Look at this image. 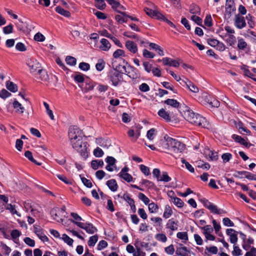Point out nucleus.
Instances as JSON below:
<instances>
[{"mask_svg": "<svg viewBox=\"0 0 256 256\" xmlns=\"http://www.w3.org/2000/svg\"><path fill=\"white\" fill-rule=\"evenodd\" d=\"M164 147L176 157L185 149V145L176 140L168 136H164Z\"/></svg>", "mask_w": 256, "mask_h": 256, "instance_id": "f257e3e1", "label": "nucleus"}, {"mask_svg": "<svg viewBox=\"0 0 256 256\" xmlns=\"http://www.w3.org/2000/svg\"><path fill=\"white\" fill-rule=\"evenodd\" d=\"M72 148L80 153L82 156L86 158L88 156L87 142H82V138L71 142Z\"/></svg>", "mask_w": 256, "mask_h": 256, "instance_id": "f03ea898", "label": "nucleus"}, {"mask_svg": "<svg viewBox=\"0 0 256 256\" xmlns=\"http://www.w3.org/2000/svg\"><path fill=\"white\" fill-rule=\"evenodd\" d=\"M66 207L55 208L50 211V214L54 220L58 222H62L64 218L66 217Z\"/></svg>", "mask_w": 256, "mask_h": 256, "instance_id": "7ed1b4c3", "label": "nucleus"}, {"mask_svg": "<svg viewBox=\"0 0 256 256\" xmlns=\"http://www.w3.org/2000/svg\"><path fill=\"white\" fill-rule=\"evenodd\" d=\"M68 137L70 142H74L82 138V131L76 126H70L68 132Z\"/></svg>", "mask_w": 256, "mask_h": 256, "instance_id": "20e7f679", "label": "nucleus"}, {"mask_svg": "<svg viewBox=\"0 0 256 256\" xmlns=\"http://www.w3.org/2000/svg\"><path fill=\"white\" fill-rule=\"evenodd\" d=\"M70 221L76 224L78 226L84 230L86 232L90 234H93L97 231L96 228L90 223H84L80 222H75L73 220Z\"/></svg>", "mask_w": 256, "mask_h": 256, "instance_id": "39448f33", "label": "nucleus"}, {"mask_svg": "<svg viewBox=\"0 0 256 256\" xmlns=\"http://www.w3.org/2000/svg\"><path fill=\"white\" fill-rule=\"evenodd\" d=\"M110 78L112 84L117 86L123 81L122 74L117 70L111 72Z\"/></svg>", "mask_w": 256, "mask_h": 256, "instance_id": "423d86ee", "label": "nucleus"}, {"mask_svg": "<svg viewBox=\"0 0 256 256\" xmlns=\"http://www.w3.org/2000/svg\"><path fill=\"white\" fill-rule=\"evenodd\" d=\"M124 74L130 78L134 80L140 77V74L134 67L130 66H124Z\"/></svg>", "mask_w": 256, "mask_h": 256, "instance_id": "0eeeda50", "label": "nucleus"}, {"mask_svg": "<svg viewBox=\"0 0 256 256\" xmlns=\"http://www.w3.org/2000/svg\"><path fill=\"white\" fill-rule=\"evenodd\" d=\"M193 120L195 122L191 124L194 126H202L204 128H208V127L209 124L206 120L198 114H195Z\"/></svg>", "mask_w": 256, "mask_h": 256, "instance_id": "6e6552de", "label": "nucleus"}, {"mask_svg": "<svg viewBox=\"0 0 256 256\" xmlns=\"http://www.w3.org/2000/svg\"><path fill=\"white\" fill-rule=\"evenodd\" d=\"M203 204L204 206L212 213L218 214H221L226 213V212L224 210L218 208L216 206L210 202L208 200H204Z\"/></svg>", "mask_w": 256, "mask_h": 256, "instance_id": "1a4fd4ad", "label": "nucleus"}, {"mask_svg": "<svg viewBox=\"0 0 256 256\" xmlns=\"http://www.w3.org/2000/svg\"><path fill=\"white\" fill-rule=\"evenodd\" d=\"M144 11L150 17L160 20L162 18V14L158 10V8H151L148 7L144 8Z\"/></svg>", "mask_w": 256, "mask_h": 256, "instance_id": "9d476101", "label": "nucleus"}, {"mask_svg": "<svg viewBox=\"0 0 256 256\" xmlns=\"http://www.w3.org/2000/svg\"><path fill=\"white\" fill-rule=\"evenodd\" d=\"M27 64L30 68V72L36 74L38 70L41 68V64L36 59H30L28 60Z\"/></svg>", "mask_w": 256, "mask_h": 256, "instance_id": "9b49d317", "label": "nucleus"}, {"mask_svg": "<svg viewBox=\"0 0 256 256\" xmlns=\"http://www.w3.org/2000/svg\"><path fill=\"white\" fill-rule=\"evenodd\" d=\"M194 114L195 113H194L188 108L186 106V110L184 111L182 116L187 121L190 123H194V121L193 120Z\"/></svg>", "mask_w": 256, "mask_h": 256, "instance_id": "f8f14e48", "label": "nucleus"}, {"mask_svg": "<svg viewBox=\"0 0 256 256\" xmlns=\"http://www.w3.org/2000/svg\"><path fill=\"white\" fill-rule=\"evenodd\" d=\"M234 24V26L239 29H242L246 26L244 18L239 14L236 16Z\"/></svg>", "mask_w": 256, "mask_h": 256, "instance_id": "ddd939ff", "label": "nucleus"}, {"mask_svg": "<svg viewBox=\"0 0 256 256\" xmlns=\"http://www.w3.org/2000/svg\"><path fill=\"white\" fill-rule=\"evenodd\" d=\"M128 168L126 166L124 167L118 174L120 177L122 178L127 182H130L132 180V177L130 174L128 173Z\"/></svg>", "mask_w": 256, "mask_h": 256, "instance_id": "4468645a", "label": "nucleus"}, {"mask_svg": "<svg viewBox=\"0 0 256 256\" xmlns=\"http://www.w3.org/2000/svg\"><path fill=\"white\" fill-rule=\"evenodd\" d=\"M204 154L206 158L208 160L216 161L218 159V156L216 152L210 150L209 149H205Z\"/></svg>", "mask_w": 256, "mask_h": 256, "instance_id": "2eb2a0df", "label": "nucleus"}, {"mask_svg": "<svg viewBox=\"0 0 256 256\" xmlns=\"http://www.w3.org/2000/svg\"><path fill=\"white\" fill-rule=\"evenodd\" d=\"M34 232L39 238L44 242H47L48 240V237L44 234L42 228L38 226L34 225Z\"/></svg>", "mask_w": 256, "mask_h": 256, "instance_id": "dca6fc26", "label": "nucleus"}, {"mask_svg": "<svg viewBox=\"0 0 256 256\" xmlns=\"http://www.w3.org/2000/svg\"><path fill=\"white\" fill-rule=\"evenodd\" d=\"M162 62L164 65L177 68L180 64L176 60H172L169 58H164L162 59Z\"/></svg>", "mask_w": 256, "mask_h": 256, "instance_id": "f3484780", "label": "nucleus"}, {"mask_svg": "<svg viewBox=\"0 0 256 256\" xmlns=\"http://www.w3.org/2000/svg\"><path fill=\"white\" fill-rule=\"evenodd\" d=\"M100 42L99 48L101 50L107 52L110 49L111 44L108 40L102 38Z\"/></svg>", "mask_w": 256, "mask_h": 256, "instance_id": "a211bd4d", "label": "nucleus"}, {"mask_svg": "<svg viewBox=\"0 0 256 256\" xmlns=\"http://www.w3.org/2000/svg\"><path fill=\"white\" fill-rule=\"evenodd\" d=\"M158 114L166 122H170L172 120V115L164 108L160 109Z\"/></svg>", "mask_w": 256, "mask_h": 256, "instance_id": "6ab92c4d", "label": "nucleus"}, {"mask_svg": "<svg viewBox=\"0 0 256 256\" xmlns=\"http://www.w3.org/2000/svg\"><path fill=\"white\" fill-rule=\"evenodd\" d=\"M235 10L234 0H226V12L230 15Z\"/></svg>", "mask_w": 256, "mask_h": 256, "instance_id": "aec40b11", "label": "nucleus"}, {"mask_svg": "<svg viewBox=\"0 0 256 256\" xmlns=\"http://www.w3.org/2000/svg\"><path fill=\"white\" fill-rule=\"evenodd\" d=\"M126 46L129 51L133 54H135L138 52L137 46L132 41H126Z\"/></svg>", "mask_w": 256, "mask_h": 256, "instance_id": "412c9836", "label": "nucleus"}, {"mask_svg": "<svg viewBox=\"0 0 256 256\" xmlns=\"http://www.w3.org/2000/svg\"><path fill=\"white\" fill-rule=\"evenodd\" d=\"M166 228L172 231L176 230L178 228V221H175L173 218L169 220L166 223Z\"/></svg>", "mask_w": 256, "mask_h": 256, "instance_id": "4be33fe9", "label": "nucleus"}, {"mask_svg": "<svg viewBox=\"0 0 256 256\" xmlns=\"http://www.w3.org/2000/svg\"><path fill=\"white\" fill-rule=\"evenodd\" d=\"M120 13V14H117L115 16V18L116 22L120 24L127 22L128 15H127L124 12H121Z\"/></svg>", "mask_w": 256, "mask_h": 256, "instance_id": "5701e85b", "label": "nucleus"}, {"mask_svg": "<svg viewBox=\"0 0 256 256\" xmlns=\"http://www.w3.org/2000/svg\"><path fill=\"white\" fill-rule=\"evenodd\" d=\"M224 36L226 38L225 40L229 46H232L236 43V38L234 35L231 34H226Z\"/></svg>", "mask_w": 256, "mask_h": 256, "instance_id": "b1692460", "label": "nucleus"}, {"mask_svg": "<svg viewBox=\"0 0 256 256\" xmlns=\"http://www.w3.org/2000/svg\"><path fill=\"white\" fill-rule=\"evenodd\" d=\"M13 106L16 110V112L22 114L24 110V108L22 106V104L20 103L17 100H15L13 102Z\"/></svg>", "mask_w": 256, "mask_h": 256, "instance_id": "393cba45", "label": "nucleus"}, {"mask_svg": "<svg viewBox=\"0 0 256 256\" xmlns=\"http://www.w3.org/2000/svg\"><path fill=\"white\" fill-rule=\"evenodd\" d=\"M106 185L109 188L112 192L116 191L118 188V186L117 184L116 181L114 179H112L107 181Z\"/></svg>", "mask_w": 256, "mask_h": 256, "instance_id": "a878e982", "label": "nucleus"}, {"mask_svg": "<svg viewBox=\"0 0 256 256\" xmlns=\"http://www.w3.org/2000/svg\"><path fill=\"white\" fill-rule=\"evenodd\" d=\"M210 98L206 92H202L198 97V100L204 104H208L210 101Z\"/></svg>", "mask_w": 256, "mask_h": 256, "instance_id": "bb28decb", "label": "nucleus"}, {"mask_svg": "<svg viewBox=\"0 0 256 256\" xmlns=\"http://www.w3.org/2000/svg\"><path fill=\"white\" fill-rule=\"evenodd\" d=\"M36 74H38L40 75V78L42 80L47 81L49 78V76L48 74H47V72L45 70H42V68L38 70Z\"/></svg>", "mask_w": 256, "mask_h": 256, "instance_id": "cd10ccee", "label": "nucleus"}, {"mask_svg": "<svg viewBox=\"0 0 256 256\" xmlns=\"http://www.w3.org/2000/svg\"><path fill=\"white\" fill-rule=\"evenodd\" d=\"M164 103L174 108H178L180 105V103L174 99H167L164 101Z\"/></svg>", "mask_w": 256, "mask_h": 256, "instance_id": "c85d7f7f", "label": "nucleus"}, {"mask_svg": "<svg viewBox=\"0 0 256 256\" xmlns=\"http://www.w3.org/2000/svg\"><path fill=\"white\" fill-rule=\"evenodd\" d=\"M104 166V162L102 160H93L91 162V166L92 168L95 170L98 169L99 167H102Z\"/></svg>", "mask_w": 256, "mask_h": 256, "instance_id": "c756f323", "label": "nucleus"}, {"mask_svg": "<svg viewBox=\"0 0 256 256\" xmlns=\"http://www.w3.org/2000/svg\"><path fill=\"white\" fill-rule=\"evenodd\" d=\"M188 88L192 92L197 93L198 92V88L193 83L190 81L184 82Z\"/></svg>", "mask_w": 256, "mask_h": 256, "instance_id": "7c9ffc66", "label": "nucleus"}, {"mask_svg": "<svg viewBox=\"0 0 256 256\" xmlns=\"http://www.w3.org/2000/svg\"><path fill=\"white\" fill-rule=\"evenodd\" d=\"M172 180L171 178L168 176V172H162L160 176L158 178V181H162L165 182H168Z\"/></svg>", "mask_w": 256, "mask_h": 256, "instance_id": "2f4dec72", "label": "nucleus"}, {"mask_svg": "<svg viewBox=\"0 0 256 256\" xmlns=\"http://www.w3.org/2000/svg\"><path fill=\"white\" fill-rule=\"evenodd\" d=\"M56 11L59 14L66 17H69L70 16V14L68 11L64 10L59 6L56 8Z\"/></svg>", "mask_w": 256, "mask_h": 256, "instance_id": "473e14b6", "label": "nucleus"}, {"mask_svg": "<svg viewBox=\"0 0 256 256\" xmlns=\"http://www.w3.org/2000/svg\"><path fill=\"white\" fill-rule=\"evenodd\" d=\"M156 134V130L154 128H152L148 131L146 137L150 140H152Z\"/></svg>", "mask_w": 256, "mask_h": 256, "instance_id": "72a5a7b5", "label": "nucleus"}, {"mask_svg": "<svg viewBox=\"0 0 256 256\" xmlns=\"http://www.w3.org/2000/svg\"><path fill=\"white\" fill-rule=\"evenodd\" d=\"M172 214V210L169 205H166L163 214V217L165 218H169Z\"/></svg>", "mask_w": 256, "mask_h": 256, "instance_id": "f704fd0d", "label": "nucleus"}, {"mask_svg": "<svg viewBox=\"0 0 256 256\" xmlns=\"http://www.w3.org/2000/svg\"><path fill=\"white\" fill-rule=\"evenodd\" d=\"M95 1L96 4L94 6L100 10H104L105 9L106 4L104 2V0H95Z\"/></svg>", "mask_w": 256, "mask_h": 256, "instance_id": "c9c22d12", "label": "nucleus"}, {"mask_svg": "<svg viewBox=\"0 0 256 256\" xmlns=\"http://www.w3.org/2000/svg\"><path fill=\"white\" fill-rule=\"evenodd\" d=\"M112 8L118 12H120L121 10H126L125 7L120 4L118 0L115 2Z\"/></svg>", "mask_w": 256, "mask_h": 256, "instance_id": "e433bc0d", "label": "nucleus"}, {"mask_svg": "<svg viewBox=\"0 0 256 256\" xmlns=\"http://www.w3.org/2000/svg\"><path fill=\"white\" fill-rule=\"evenodd\" d=\"M201 230H202L203 234H211L213 232L214 229L210 225H206L204 226L200 227Z\"/></svg>", "mask_w": 256, "mask_h": 256, "instance_id": "4c0bfd02", "label": "nucleus"}, {"mask_svg": "<svg viewBox=\"0 0 256 256\" xmlns=\"http://www.w3.org/2000/svg\"><path fill=\"white\" fill-rule=\"evenodd\" d=\"M6 88L12 92H16L18 90V87L12 82H8L6 84Z\"/></svg>", "mask_w": 256, "mask_h": 256, "instance_id": "58836bf2", "label": "nucleus"}, {"mask_svg": "<svg viewBox=\"0 0 256 256\" xmlns=\"http://www.w3.org/2000/svg\"><path fill=\"white\" fill-rule=\"evenodd\" d=\"M148 210L150 213H156L158 209V207L157 204L154 202L150 203L148 204Z\"/></svg>", "mask_w": 256, "mask_h": 256, "instance_id": "ea45409f", "label": "nucleus"}, {"mask_svg": "<svg viewBox=\"0 0 256 256\" xmlns=\"http://www.w3.org/2000/svg\"><path fill=\"white\" fill-rule=\"evenodd\" d=\"M66 62L68 64L73 66L76 64V60L74 57L67 56L66 58Z\"/></svg>", "mask_w": 256, "mask_h": 256, "instance_id": "a19ab883", "label": "nucleus"}, {"mask_svg": "<svg viewBox=\"0 0 256 256\" xmlns=\"http://www.w3.org/2000/svg\"><path fill=\"white\" fill-rule=\"evenodd\" d=\"M156 239L162 242H166L167 241V238L164 234H158L155 236Z\"/></svg>", "mask_w": 256, "mask_h": 256, "instance_id": "79ce46f5", "label": "nucleus"}, {"mask_svg": "<svg viewBox=\"0 0 256 256\" xmlns=\"http://www.w3.org/2000/svg\"><path fill=\"white\" fill-rule=\"evenodd\" d=\"M246 42L242 39L240 38L238 40V47L240 50H244L247 47Z\"/></svg>", "mask_w": 256, "mask_h": 256, "instance_id": "37998d69", "label": "nucleus"}, {"mask_svg": "<svg viewBox=\"0 0 256 256\" xmlns=\"http://www.w3.org/2000/svg\"><path fill=\"white\" fill-rule=\"evenodd\" d=\"M172 202L176 206L179 208L182 207L184 204V202L180 198L176 197L172 198Z\"/></svg>", "mask_w": 256, "mask_h": 256, "instance_id": "c03bdc74", "label": "nucleus"}, {"mask_svg": "<svg viewBox=\"0 0 256 256\" xmlns=\"http://www.w3.org/2000/svg\"><path fill=\"white\" fill-rule=\"evenodd\" d=\"M98 240V237L96 235H94L90 238L88 241V245L90 246H92L95 245Z\"/></svg>", "mask_w": 256, "mask_h": 256, "instance_id": "a18cd8bd", "label": "nucleus"}, {"mask_svg": "<svg viewBox=\"0 0 256 256\" xmlns=\"http://www.w3.org/2000/svg\"><path fill=\"white\" fill-rule=\"evenodd\" d=\"M190 11L192 14H200V8L196 5H192L190 7Z\"/></svg>", "mask_w": 256, "mask_h": 256, "instance_id": "49530a36", "label": "nucleus"}, {"mask_svg": "<svg viewBox=\"0 0 256 256\" xmlns=\"http://www.w3.org/2000/svg\"><path fill=\"white\" fill-rule=\"evenodd\" d=\"M183 164H184L186 168L191 172H194V169L192 166L186 160L184 159H182L181 160Z\"/></svg>", "mask_w": 256, "mask_h": 256, "instance_id": "de8ad7c7", "label": "nucleus"}, {"mask_svg": "<svg viewBox=\"0 0 256 256\" xmlns=\"http://www.w3.org/2000/svg\"><path fill=\"white\" fill-rule=\"evenodd\" d=\"M93 153L94 155L97 158L102 157L104 154L103 150L98 147L94 150Z\"/></svg>", "mask_w": 256, "mask_h": 256, "instance_id": "09e8293b", "label": "nucleus"}, {"mask_svg": "<svg viewBox=\"0 0 256 256\" xmlns=\"http://www.w3.org/2000/svg\"><path fill=\"white\" fill-rule=\"evenodd\" d=\"M62 238L64 240L65 242H66L69 246H72L73 244V240L70 238L66 234H62Z\"/></svg>", "mask_w": 256, "mask_h": 256, "instance_id": "8fccbe9b", "label": "nucleus"}, {"mask_svg": "<svg viewBox=\"0 0 256 256\" xmlns=\"http://www.w3.org/2000/svg\"><path fill=\"white\" fill-rule=\"evenodd\" d=\"M177 237L182 240L186 241L188 240V236L186 232H178L176 234Z\"/></svg>", "mask_w": 256, "mask_h": 256, "instance_id": "3c124183", "label": "nucleus"}, {"mask_svg": "<svg viewBox=\"0 0 256 256\" xmlns=\"http://www.w3.org/2000/svg\"><path fill=\"white\" fill-rule=\"evenodd\" d=\"M134 256H146L145 252H143L140 247L136 246V249L133 254Z\"/></svg>", "mask_w": 256, "mask_h": 256, "instance_id": "603ef678", "label": "nucleus"}, {"mask_svg": "<svg viewBox=\"0 0 256 256\" xmlns=\"http://www.w3.org/2000/svg\"><path fill=\"white\" fill-rule=\"evenodd\" d=\"M24 242L30 246L34 247L35 246V242L34 240L28 237H26L24 240Z\"/></svg>", "mask_w": 256, "mask_h": 256, "instance_id": "864d4df0", "label": "nucleus"}, {"mask_svg": "<svg viewBox=\"0 0 256 256\" xmlns=\"http://www.w3.org/2000/svg\"><path fill=\"white\" fill-rule=\"evenodd\" d=\"M96 144L103 148L106 146L107 145V140L102 138H96Z\"/></svg>", "mask_w": 256, "mask_h": 256, "instance_id": "5fc2aeb1", "label": "nucleus"}, {"mask_svg": "<svg viewBox=\"0 0 256 256\" xmlns=\"http://www.w3.org/2000/svg\"><path fill=\"white\" fill-rule=\"evenodd\" d=\"M104 62L102 60H98V63L96 65V70L98 71L102 70L104 67Z\"/></svg>", "mask_w": 256, "mask_h": 256, "instance_id": "6e6d98bb", "label": "nucleus"}, {"mask_svg": "<svg viewBox=\"0 0 256 256\" xmlns=\"http://www.w3.org/2000/svg\"><path fill=\"white\" fill-rule=\"evenodd\" d=\"M2 252L6 256H8L11 252V249L6 244H2Z\"/></svg>", "mask_w": 256, "mask_h": 256, "instance_id": "4d7b16f0", "label": "nucleus"}, {"mask_svg": "<svg viewBox=\"0 0 256 256\" xmlns=\"http://www.w3.org/2000/svg\"><path fill=\"white\" fill-rule=\"evenodd\" d=\"M24 207L26 210L28 212H30L32 209L34 207V206L32 204V203L30 202H26L24 203Z\"/></svg>", "mask_w": 256, "mask_h": 256, "instance_id": "13d9d810", "label": "nucleus"}, {"mask_svg": "<svg viewBox=\"0 0 256 256\" xmlns=\"http://www.w3.org/2000/svg\"><path fill=\"white\" fill-rule=\"evenodd\" d=\"M138 197L146 204H148L150 202L149 198L142 193L138 194Z\"/></svg>", "mask_w": 256, "mask_h": 256, "instance_id": "bf43d9fd", "label": "nucleus"}, {"mask_svg": "<svg viewBox=\"0 0 256 256\" xmlns=\"http://www.w3.org/2000/svg\"><path fill=\"white\" fill-rule=\"evenodd\" d=\"M13 26L10 24L3 28V32L5 34H10L12 32Z\"/></svg>", "mask_w": 256, "mask_h": 256, "instance_id": "052dcab7", "label": "nucleus"}, {"mask_svg": "<svg viewBox=\"0 0 256 256\" xmlns=\"http://www.w3.org/2000/svg\"><path fill=\"white\" fill-rule=\"evenodd\" d=\"M232 138L235 140V141L238 142L241 144H246L245 140L239 136L233 134L232 136Z\"/></svg>", "mask_w": 256, "mask_h": 256, "instance_id": "680f3d73", "label": "nucleus"}, {"mask_svg": "<svg viewBox=\"0 0 256 256\" xmlns=\"http://www.w3.org/2000/svg\"><path fill=\"white\" fill-rule=\"evenodd\" d=\"M6 209L8 210L12 214H16L18 216H20V215H19L18 214V212H17L16 210L15 206H13L11 204H8L6 206Z\"/></svg>", "mask_w": 256, "mask_h": 256, "instance_id": "e2e57ef3", "label": "nucleus"}, {"mask_svg": "<svg viewBox=\"0 0 256 256\" xmlns=\"http://www.w3.org/2000/svg\"><path fill=\"white\" fill-rule=\"evenodd\" d=\"M143 56L146 58H154L155 54L146 49L143 50Z\"/></svg>", "mask_w": 256, "mask_h": 256, "instance_id": "0e129e2a", "label": "nucleus"}, {"mask_svg": "<svg viewBox=\"0 0 256 256\" xmlns=\"http://www.w3.org/2000/svg\"><path fill=\"white\" fill-rule=\"evenodd\" d=\"M164 250L166 254L172 255L174 252V248L172 244H170V246L165 248Z\"/></svg>", "mask_w": 256, "mask_h": 256, "instance_id": "69168bd1", "label": "nucleus"}, {"mask_svg": "<svg viewBox=\"0 0 256 256\" xmlns=\"http://www.w3.org/2000/svg\"><path fill=\"white\" fill-rule=\"evenodd\" d=\"M232 158V155L230 153H225L222 156L224 162H228Z\"/></svg>", "mask_w": 256, "mask_h": 256, "instance_id": "338daca9", "label": "nucleus"}, {"mask_svg": "<svg viewBox=\"0 0 256 256\" xmlns=\"http://www.w3.org/2000/svg\"><path fill=\"white\" fill-rule=\"evenodd\" d=\"M138 214L140 216L141 218L144 220H146L148 218V216L146 213V212L144 210V208H139L138 210Z\"/></svg>", "mask_w": 256, "mask_h": 256, "instance_id": "774afa93", "label": "nucleus"}]
</instances>
